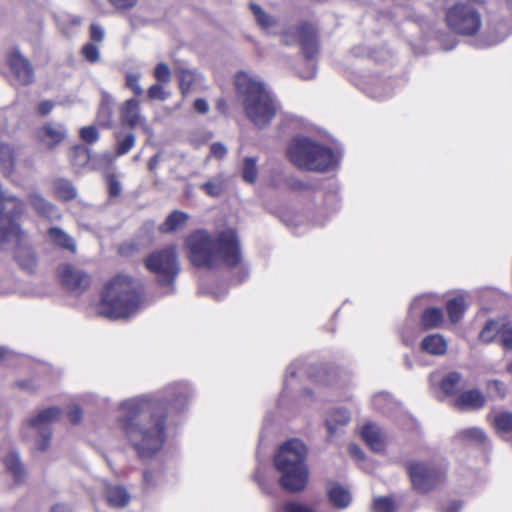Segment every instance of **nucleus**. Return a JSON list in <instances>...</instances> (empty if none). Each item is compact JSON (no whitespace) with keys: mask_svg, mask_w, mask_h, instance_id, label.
I'll return each instance as SVG.
<instances>
[{"mask_svg":"<svg viewBox=\"0 0 512 512\" xmlns=\"http://www.w3.org/2000/svg\"><path fill=\"white\" fill-rule=\"evenodd\" d=\"M189 396V387L177 383L162 395H142L119 403L117 426L141 458H149L162 448L168 416L182 411Z\"/></svg>","mask_w":512,"mask_h":512,"instance_id":"obj_1","label":"nucleus"},{"mask_svg":"<svg viewBox=\"0 0 512 512\" xmlns=\"http://www.w3.org/2000/svg\"><path fill=\"white\" fill-rule=\"evenodd\" d=\"M185 248L191 263L198 268L211 269L219 264L234 267L241 262L239 240L230 228L215 236L205 230H197L186 238Z\"/></svg>","mask_w":512,"mask_h":512,"instance_id":"obj_2","label":"nucleus"},{"mask_svg":"<svg viewBox=\"0 0 512 512\" xmlns=\"http://www.w3.org/2000/svg\"><path fill=\"white\" fill-rule=\"evenodd\" d=\"M142 295L139 280L119 274L106 285L96 312L111 320L129 317L140 308Z\"/></svg>","mask_w":512,"mask_h":512,"instance_id":"obj_3","label":"nucleus"},{"mask_svg":"<svg viewBox=\"0 0 512 512\" xmlns=\"http://www.w3.org/2000/svg\"><path fill=\"white\" fill-rule=\"evenodd\" d=\"M235 85L246 116L260 128L267 126L278 109L271 93L246 72L237 73Z\"/></svg>","mask_w":512,"mask_h":512,"instance_id":"obj_4","label":"nucleus"},{"mask_svg":"<svg viewBox=\"0 0 512 512\" xmlns=\"http://www.w3.org/2000/svg\"><path fill=\"white\" fill-rule=\"evenodd\" d=\"M307 448L298 439L284 443L275 455L274 464L280 473V486L290 492L304 489L308 479Z\"/></svg>","mask_w":512,"mask_h":512,"instance_id":"obj_5","label":"nucleus"},{"mask_svg":"<svg viewBox=\"0 0 512 512\" xmlns=\"http://www.w3.org/2000/svg\"><path fill=\"white\" fill-rule=\"evenodd\" d=\"M287 157L297 168L311 172H325L337 162L330 148L301 136L289 144Z\"/></svg>","mask_w":512,"mask_h":512,"instance_id":"obj_6","label":"nucleus"},{"mask_svg":"<svg viewBox=\"0 0 512 512\" xmlns=\"http://www.w3.org/2000/svg\"><path fill=\"white\" fill-rule=\"evenodd\" d=\"M484 4L481 0H465L448 8L446 23L454 33L463 36H473L482 26V10Z\"/></svg>","mask_w":512,"mask_h":512,"instance_id":"obj_7","label":"nucleus"},{"mask_svg":"<svg viewBox=\"0 0 512 512\" xmlns=\"http://www.w3.org/2000/svg\"><path fill=\"white\" fill-rule=\"evenodd\" d=\"M285 45H292L299 42L304 57L309 61L307 72H301L300 77L306 80L312 79L316 74V65L313 62L319 51V44L315 28L303 23L288 29L282 36Z\"/></svg>","mask_w":512,"mask_h":512,"instance_id":"obj_8","label":"nucleus"},{"mask_svg":"<svg viewBox=\"0 0 512 512\" xmlns=\"http://www.w3.org/2000/svg\"><path fill=\"white\" fill-rule=\"evenodd\" d=\"M146 268L156 275L161 286L171 285L180 271L175 246L151 253L145 260Z\"/></svg>","mask_w":512,"mask_h":512,"instance_id":"obj_9","label":"nucleus"},{"mask_svg":"<svg viewBox=\"0 0 512 512\" xmlns=\"http://www.w3.org/2000/svg\"><path fill=\"white\" fill-rule=\"evenodd\" d=\"M408 473L414 489L421 493L432 490L444 476L441 468L426 462H412L408 465Z\"/></svg>","mask_w":512,"mask_h":512,"instance_id":"obj_10","label":"nucleus"},{"mask_svg":"<svg viewBox=\"0 0 512 512\" xmlns=\"http://www.w3.org/2000/svg\"><path fill=\"white\" fill-rule=\"evenodd\" d=\"M61 411L57 407L41 410L37 416L27 420L28 427L37 433L40 439L37 441V449L44 451L50 443V425L59 419Z\"/></svg>","mask_w":512,"mask_h":512,"instance_id":"obj_11","label":"nucleus"},{"mask_svg":"<svg viewBox=\"0 0 512 512\" xmlns=\"http://www.w3.org/2000/svg\"><path fill=\"white\" fill-rule=\"evenodd\" d=\"M57 273L61 283L71 291L81 293L90 286V276L70 264L60 265Z\"/></svg>","mask_w":512,"mask_h":512,"instance_id":"obj_12","label":"nucleus"},{"mask_svg":"<svg viewBox=\"0 0 512 512\" xmlns=\"http://www.w3.org/2000/svg\"><path fill=\"white\" fill-rule=\"evenodd\" d=\"M11 71L20 85L27 86L34 81V69L27 58L15 49L9 57Z\"/></svg>","mask_w":512,"mask_h":512,"instance_id":"obj_13","label":"nucleus"},{"mask_svg":"<svg viewBox=\"0 0 512 512\" xmlns=\"http://www.w3.org/2000/svg\"><path fill=\"white\" fill-rule=\"evenodd\" d=\"M37 139L47 148L52 149L66 137V129L58 123H48L36 132Z\"/></svg>","mask_w":512,"mask_h":512,"instance_id":"obj_14","label":"nucleus"},{"mask_svg":"<svg viewBox=\"0 0 512 512\" xmlns=\"http://www.w3.org/2000/svg\"><path fill=\"white\" fill-rule=\"evenodd\" d=\"M120 119L123 125L130 128L145 122V117L140 113V102L135 98L125 100L120 106Z\"/></svg>","mask_w":512,"mask_h":512,"instance_id":"obj_15","label":"nucleus"},{"mask_svg":"<svg viewBox=\"0 0 512 512\" xmlns=\"http://www.w3.org/2000/svg\"><path fill=\"white\" fill-rule=\"evenodd\" d=\"M28 200L38 215L50 220L59 218L60 215L56 207L39 192L33 191L29 193Z\"/></svg>","mask_w":512,"mask_h":512,"instance_id":"obj_16","label":"nucleus"},{"mask_svg":"<svg viewBox=\"0 0 512 512\" xmlns=\"http://www.w3.org/2000/svg\"><path fill=\"white\" fill-rule=\"evenodd\" d=\"M104 496L108 505L114 508H123L130 501V494L125 487L116 484L105 485Z\"/></svg>","mask_w":512,"mask_h":512,"instance_id":"obj_17","label":"nucleus"},{"mask_svg":"<svg viewBox=\"0 0 512 512\" xmlns=\"http://www.w3.org/2000/svg\"><path fill=\"white\" fill-rule=\"evenodd\" d=\"M485 397L477 390H467L462 392L455 400V405L464 410H477L484 406Z\"/></svg>","mask_w":512,"mask_h":512,"instance_id":"obj_18","label":"nucleus"},{"mask_svg":"<svg viewBox=\"0 0 512 512\" xmlns=\"http://www.w3.org/2000/svg\"><path fill=\"white\" fill-rule=\"evenodd\" d=\"M362 437L367 445L375 452H382L385 439L381 429L375 424H367L362 429Z\"/></svg>","mask_w":512,"mask_h":512,"instance_id":"obj_19","label":"nucleus"},{"mask_svg":"<svg viewBox=\"0 0 512 512\" xmlns=\"http://www.w3.org/2000/svg\"><path fill=\"white\" fill-rule=\"evenodd\" d=\"M22 242L23 241L18 243L10 242L11 244L17 246L15 251V259L24 270L33 272L37 264L36 256L30 247L21 245ZM8 243L9 242H6V244Z\"/></svg>","mask_w":512,"mask_h":512,"instance_id":"obj_20","label":"nucleus"},{"mask_svg":"<svg viewBox=\"0 0 512 512\" xmlns=\"http://www.w3.org/2000/svg\"><path fill=\"white\" fill-rule=\"evenodd\" d=\"M189 216L187 213L175 210L169 214L159 227L161 233H172L176 232L185 227Z\"/></svg>","mask_w":512,"mask_h":512,"instance_id":"obj_21","label":"nucleus"},{"mask_svg":"<svg viewBox=\"0 0 512 512\" xmlns=\"http://www.w3.org/2000/svg\"><path fill=\"white\" fill-rule=\"evenodd\" d=\"M447 342L440 334L426 336L421 342V348L432 355H443L447 351Z\"/></svg>","mask_w":512,"mask_h":512,"instance_id":"obj_22","label":"nucleus"},{"mask_svg":"<svg viewBox=\"0 0 512 512\" xmlns=\"http://www.w3.org/2000/svg\"><path fill=\"white\" fill-rule=\"evenodd\" d=\"M114 99L108 93H102L101 103L97 114L98 123L109 128L112 125Z\"/></svg>","mask_w":512,"mask_h":512,"instance_id":"obj_23","label":"nucleus"},{"mask_svg":"<svg viewBox=\"0 0 512 512\" xmlns=\"http://www.w3.org/2000/svg\"><path fill=\"white\" fill-rule=\"evenodd\" d=\"M505 318L500 319H491L486 322L483 329L479 333V339L482 342L490 343L493 341L497 336L501 338L502 331L504 329L505 325Z\"/></svg>","mask_w":512,"mask_h":512,"instance_id":"obj_24","label":"nucleus"},{"mask_svg":"<svg viewBox=\"0 0 512 512\" xmlns=\"http://www.w3.org/2000/svg\"><path fill=\"white\" fill-rule=\"evenodd\" d=\"M48 238L49 240L63 248V249H66L70 252H75L76 251V244L73 240V238L68 235L64 230H62L61 228H58V227H51L48 232Z\"/></svg>","mask_w":512,"mask_h":512,"instance_id":"obj_25","label":"nucleus"},{"mask_svg":"<svg viewBox=\"0 0 512 512\" xmlns=\"http://www.w3.org/2000/svg\"><path fill=\"white\" fill-rule=\"evenodd\" d=\"M3 463L7 471L14 477L15 481L21 482L25 478L26 471L17 453H9L3 459Z\"/></svg>","mask_w":512,"mask_h":512,"instance_id":"obj_26","label":"nucleus"},{"mask_svg":"<svg viewBox=\"0 0 512 512\" xmlns=\"http://www.w3.org/2000/svg\"><path fill=\"white\" fill-rule=\"evenodd\" d=\"M330 502L338 508H346L351 503V495L347 489L340 485H332L328 488Z\"/></svg>","mask_w":512,"mask_h":512,"instance_id":"obj_27","label":"nucleus"},{"mask_svg":"<svg viewBox=\"0 0 512 512\" xmlns=\"http://www.w3.org/2000/svg\"><path fill=\"white\" fill-rule=\"evenodd\" d=\"M249 7L257 25L260 28L269 30L276 26V18L264 11L258 4L250 3Z\"/></svg>","mask_w":512,"mask_h":512,"instance_id":"obj_28","label":"nucleus"},{"mask_svg":"<svg viewBox=\"0 0 512 512\" xmlns=\"http://www.w3.org/2000/svg\"><path fill=\"white\" fill-rule=\"evenodd\" d=\"M177 74L179 77V87L183 95L188 94L200 78V75L195 71L186 68H179Z\"/></svg>","mask_w":512,"mask_h":512,"instance_id":"obj_29","label":"nucleus"},{"mask_svg":"<svg viewBox=\"0 0 512 512\" xmlns=\"http://www.w3.org/2000/svg\"><path fill=\"white\" fill-rule=\"evenodd\" d=\"M466 309L465 299L462 295L454 297L447 301L446 310L448 313L449 320L452 323H457L462 318Z\"/></svg>","mask_w":512,"mask_h":512,"instance_id":"obj_30","label":"nucleus"},{"mask_svg":"<svg viewBox=\"0 0 512 512\" xmlns=\"http://www.w3.org/2000/svg\"><path fill=\"white\" fill-rule=\"evenodd\" d=\"M350 421V414L346 409H336L326 420V426L330 435L337 433L339 426H344Z\"/></svg>","mask_w":512,"mask_h":512,"instance_id":"obj_31","label":"nucleus"},{"mask_svg":"<svg viewBox=\"0 0 512 512\" xmlns=\"http://www.w3.org/2000/svg\"><path fill=\"white\" fill-rule=\"evenodd\" d=\"M443 321V312L439 308H428L421 316V324L424 328H436Z\"/></svg>","mask_w":512,"mask_h":512,"instance_id":"obj_32","label":"nucleus"},{"mask_svg":"<svg viewBox=\"0 0 512 512\" xmlns=\"http://www.w3.org/2000/svg\"><path fill=\"white\" fill-rule=\"evenodd\" d=\"M14 151L4 143L0 142V168L7 175L11 174L14 169Z\"/></svg>","mask_w":512,"mask_h":512,"instance_id":"obj_33","label":"nucleus"},{"mask_svg":"<svg viewBox=\"0 0 512 512\" xmlns=\"http://www.w3.org/2000/svg\"><path fill=\"white\" fill-rule=\"evenodd\" d=\"M56 195L63 200L74 199L77 195L75 188L66 179H57L53 184Z\"/></svg>","mask_w":512,"mask_h":512,"instance_id":"obj_34","label":"nucleus"},{"mask_svg":"<svg viewBox=\"0 0 512 512\" xmlns=\"http://www.w3.org/2000/svg\"><path fill=\"white\" fill-rule=\"evenodd\" d=\"M200 188L210 197H219L225 191V181L221 176L213 177Z\"/></svg>","mask_w":512,"mask_h":512,"instance_id":"obj_35","label":"nucleus"},{"mask_svg":"<svg viewBox=\"0 0 512 512\" xmlns=\"http://www.w3.org/2000/svg\"><path fill=\"white\" fill-rule=\"evenodd\" d=\"M257 159L254 157H246L243 161L242 177L248 183H254L257 179Z\"/></svg>","mask_w":512,"mask_h":512,"instance_id":"obj_36","label":"nucleus"},{"mask_svg":"<svg viewBox=\"0 0 512 512\" xmlns=\"http://www.w3.org/2000/svg\"><path fill=\"white\" fill-rule=\"evenodd\" d=\"M462 376L458 372L448 373L441 381V389L447 395L456 393L457 386L461 382Z\"/></svg>","mask_w":512,"mask_h":512,"instance_id":"obj_37","label":"nucleus"},{"mask_svg":"<svg viewBox=\"0 0 512 512\" xmlns=\"http://www.w3.org/2000/svg\"><path fill=\"white\" fill-rule=\"evenodd\" d=\"M494 426L500 433H508L512 431V414L500 413L494 418Z\"/></svg>","mask_w":512,"mask_h":512,"instance_id":"obj_38","label":"nucleus"},{"mask_svg":"<svg viewBox=\"0 0 512 512\" xmlns=\"http://www.w3.org/2000/svg\"><path fill=\"white\" fill-rule=\"evenodd\" d=\"M135 136L132 133L127 134L123 139L117 138L116 155L122 156L127 154L135 145Z\"/></svg>","mask_w":512,"mask_h":512,"instance_id":"obj_39","label":"nucleus"},{"mask_svg":"<svg viewBox=\"0 0 512 512\" xmlns=\"http://www.w3.org/2000/svg\"><path fill=\"white\" fill-rule=\"evenodd\" d=\"M140 76V73L127 72L125 74V85L135 96H140L143 93V89L139 83Z\"/></svg>","mask_w":512,"mask_h":512,"instance_id":"obj_40","label":"nucleus"},{"mask_svg":"<svg viewBox=\"0 0 512 512\" xmlns=\"http://www.w3.org/2000/svg\"><path fill=\"white\" fill-rule=\"evenodd\" d=\"M373 509L375 512H394L395 503L390 497H378L374 499Z\"/></svg>","mask_w":512,"mask_h":512,"instance_id":"obj_41","label":"nucleus"},{"mask_svg":"<svg viewBox=\"0 0 512 512\" xmlns=\"http://www.w3.org/2000/svg\"><path fill=\"white\" fill-rule=\"evenodd\" d=\"M70 158L74 165L82 166L86 164L89 160L88 151L82 146L74 147L71 152Z\"/></svg>","mask_w":512,"mask_h":512,"instance_id":"obj_42","label":"nucleus"},{"mask_svg":"<svg viewBox=\"0 0 512 512\" xmlns=\"http://www.w3.org/2000/svg\"><path fill=\"white\" fill-rule=\"evenodd\" d=\"M154 77L160 83H169L171 78V71L167 64L158 63L154 69Z\"/></svg>","mask_w":512,"mask_h":512,"instance_id":"obj_43","label":"nucleus"},{"mask_svg":"<svg viewBox=\"0 0 512 512\" xmlns=\"http://www.w3.org/2000/svg\"><path fill=\"white\" fill-rule=\"evenodd\" d=\"M278 512H315L311 507L306 504L290 501L283 504Z\"/></svg>","mask_w":512,"mask_h":512,"instance_id":"obj_44","label":"nucleus"},{"mask_svg":"<svg viewBox=\"0 0 512 512\" xmlns=\"http://www.w3.org/2000/svg\"><path fill=\"white\" fill-rule=\"evenodd\" d=\"M82 54L91 63L97 62L100 58L99 48L93 43L85 44L82 48Z\"/></svg>","mask_w":512,"mask_h":512,"instance_id":"obj_45","label":"nucleus"},{"mask_svg":"<svg viewBox=\"0 0 512 512\" xmlns=\"http://www.w3.org/2000/svg\"><path fill=\"white\" fill-rule=\"evenodd\" d=\"M147 96L152 100L164 101L169 97V93L160 84H154L148 89Z\"/></svg>","mask_w":512,"mask_h":512,"instance_id":"obj_46","label":"nucleus"},{"mask_svg":"<svg viewBox=\"0 0 512 512\" xmlns=\"http://www.w3.org/2000/svg\"><path fill=\"white\" fill-rule=\"evenodd\" d=\"M80 136L83 141L92 144L98 140L99 133L95 126H86L80 130Z\"/></svg>","mask_w":512,"mask_h":512,"instance_id":"obj_47","label":"nucleus"},{"mask_svg":"<svg viewBox=\"0 0 512 512\" xmlns=\"http://www.w3.org/2000/svg\"><path fill=\"white\" fill-rule=\"evenodd\" d=\"M501 344L505 349L512 350V324L507 320L501 334Z\"/></svg>","mask_w":512,"mask_h":512,"instance_id":"obj_48","label":"nucleus"},{"mask_svg":"<svg viewBox=\"0 0 512 512\" xmlns=\"http://www.w3.org/2000/svg\"><path fill=\"white\" fill-rule=\"evenodd\" d=\"M462 435L465 438L475 440L479 443H484L486 440V435L479 428H469L462 431Z\"/></svg>","mask_w":512,"mask_h":512,"instance_id":"obj_49","label":"nucleus"},{"mask_svg":"<svg viewBox=\"0 0 512 512\" xmlns=\"http://www.w3.org/2000/svg\"><path fill=\"white\" fill-rule=\"evenodd\" d=\"M488 389L500 398L506 395V386L502 381L492 380L488 382Z\"/></svg>","mask_w":512,"mask_h":512,"instance_id":"obj_50","label":"nucleus"},{"mask_svg":"<svg viewBox=\"0 0 512 512\" xmlns=\"http://www.w3.org/2000/svg\"><path fill=\"white\" fill-rule=\"evenodd\" d=\"M210 154L218 159H222L227 154V148L223 143L215 142L210 146Z\"/></svg>","mask_w":512,"mask_h":512,"instance_id":"obj_51","label":"nucleus"},{"mask_svg":"<svg viewBox=\"0 0 512 512\" xmlns=\"http://www.w3.org/2000/svg\"><path fill=\"white\" fill-rule=\"evenodd\" d=\"M111 5L118 10H127L133 8L138 0H109Z\"/></svg>","mask_w":512,"mask_h":512,"instance_id":"obj_52","label":"nucleus"},{"mask_svg":"<svg viewBox=\"0 0 512 512\" xmlns=\"http://www.w3.org/2000/svg\"><path fill=\"white\" fill-rule=\"evenodd\" d=\"M109 194L112 197H116L121 192V184L115 176H110L108 179Z\"/></svg>","mask_w":512,"mask_h":512,"instance_id":"obj_53","label":"nucleus"},{"mask_svg":"<svg viewBox=\"0 0 512 512\" xmlns=\"http://www.w3.org/2000/svg\"><path fill=\"white\" fill-rule=\"evenodd\" d=\"M90 37L93 41L101 43L104 40V30L97 24L90 26Z\"/></svg>","mask_w":512,"mask_h":512,"instance_id":"obj_54","label":"nucleus"},{"mask_svg":"<svg viewBox=\"0 0 512 512\" xmlns=\"http://www.w3.org/2000/svg\"><path fill=\"white\" fill-rule=\"evenodd\" d=\"M68 417L72 423L77 424L82 418L81 409L78 406H72L68 412Z\"/></svg>","mask_w":512,"mask_h":512,"instance_id":"obj_55","label":"nucleus"},{"mask_svg":"<svg viewBox=\"0 0 512 512\" xmlns=\"http://www.w3.org/2000/svg\"><path fill=\"white\" fill-rule=\"evenodd\" d=\"M194 109L201 114H205L209 110V104L205 99L198 98L194 102Z\"/></svg>","mask_w":512,"mask_h":512,"instance_id":"obj_56","label":"nucleus"},{"mask_svg":"<svg viewBox=\"0 0 512 512\" xmlns=\"http://www.w3.org/2000/svg\"><path fill=\"white\" fill-rule=\"evenodd\" d=\"M53 109V103L51 101H42L39 105H38V111L40 114L42 115H47L51 112V110Z\"/></svg>","mask_w":512,"mask_h":512,"instance_id":"obj_57","label":"nucleus"},{"mask_svg":"<svg viewBox=\"0 0 512 512\" xmlns=\"http://www.w3.org/2000/svg\"><path fill=\"white\" fill-rule=\"evenodd\" d=\"M160 159H161V154L160 153H157L153 157H151L149 162H148V169L150 171H154L157 168V166H158V164L160 162Z\"/></svg>","mask_w":512,"mask_h":512,"instance_id":"obj_58","label":"nucleus"},{"mask_svg":"<svg viewBox=\"0 0 512 512\" xmlns=\"http://www.w3.org/2000/svg\"><path fill=\"white\" fill-rule=\"evenodd\" d=\"M461 503L457 501H453L447 505L444 512H459L461 510Z\"/></svg>","mask_w":512,"mask_h":512,"instance_id":"obj_59","label":"nucleus"},{"mask_svg":"<svg viewBox=\"0 0 512 512\" xmlns=\"http://www.w3.org/2000/svg\"><path fill=\"white\" fill-rule=\"evenodd\" d=\"M388 400V395L381 393L374 397L373 404L376 408L380 409V402Z\"/></svg>","mask_w":512,"mask_h":512,"instance_id":"obj_60","label":"nucleus"},{"mask_svg":"<svg viewBox=\"0 0 512 512\" xmlns=\"http://www.w3.org/2000/svg\"><path fill=\"white\" fill-rule=\"evenodd\" d=\"M349 450H350L351 454H353L358 459H362L363 458V452H362V450L358 446L351 445Z\"/></svg>","mask_w":512,"mask_h":512,"instance_id":"obj_61","label":"nucleus"},{"mask_svg":"<svg viewBox=\"0 0 512 512\" xmlns=\"http://www.w3.org/2000/svg\"><path fill=\"white\" fill-rule=\"evenodd\" d=\"M51 512H70V510L66 505L56 504L52 507Z\"/></svg>","mask_w":512,"mask_h":512,"instance_id":"obj_62","label":"nucleus"},{"mask_svg":"<svg viewBox=\"0 0 512 512\" xmlns=\"http://www.w3.org/2000/svg\"><path fill=\"white\" fill-rule=\"evenodd\" d=\"M297 366H298V363H292L288 368H287V374L290 375L291 377H295L296 376V373H297Z\"/></svg>","mask_w":512,"mask_h":512,"instance_id":"obj_63","label":"nucleus"},{"mask_svg":"<svg viewBox=\"0 0 512 512\" xmlns=\"http://www.w3.org/2000/svg\"><path fill=\"white\" fill-rule=\"evenodd\" d=\"M67 20L69 21V23H71L74 26H79L81 23L80 18L78 16H74V15L68 16Z\"/></svg>","mask_w":512,"mask_h":512,"instance_id":"obj_64","label":"nucleus"}]
</instances>
